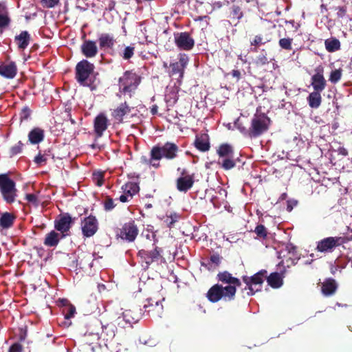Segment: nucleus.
<instances>
[{"label": "nucleus", "mask_w": 352, "mask_h": 352, "mask_svg": "<svg viewBox=\"0 0 352 352\" xmlns=\"http://www.w3.org/2000/svg\"><path fill=\"white\" fill-rule=\"evenodd\" d=\"M217 278L221 284H215L207 292V298L212 302H217L221 300L231 301L234 299L236 287L241 286L239 278L232 276L227 271L219 272Z\"/></svg>", "instance_id": "1"}, {"label": "nucleus", "mask_w": 352, "mask_h": 352, "mask_svg": "<svg viewBox=\"0 0 352 352\" xmlns=\"http://www.w3.org/2000/svg\"><path fill=\"white\" fill-rule=\"evenodd\" d=\"M178 146L170 142L164 144H158L154 146L150 151V158L144 159V163L151 167L158 168L161 166L160 160L163 158L172 160L177 157Z\"/></svg>", "instance_id": "2"}, {"label": "nucleus", "mask_w": 352, "mask_h": 352, "mask_svg": "<svg viewBox=\"0 0 352 352\" xmlns=\"http://www.w3.org/2000/svg\"><path fill=\"white\" fill-rule=\"evenodd\" d=\"M140 82V77L135 72L126 71L119 78V91L124 95L131 97L132 93L137 89Z\"/></svg>", "instance_id": "3"}, {"label": "nucleus", "mask_w": 352, "mask_h": 352, "mask_svg": "<svg viewBox=\"0 0 352 352\" xmlns=\"http://www.w3.org/2000/svg\"><path fill=\"white\" fill-rule=\"evenodd\" d=\"M267 271L263 270L255 274L254 276H243L242 277L243 281L246 285L244 289L248 290L247 292L248 295L252 296L256 292L261 290L263 283L267 278Z\"/></svg>", "instance_id": "4"}, {"label": "nucleus", "mask_w": 352, "mask_h": 352, "mask_svg": "<svg viewBox=\"0 0 352 352\" xmlns=\"http://www.w3.org/2000/svg\"><path fill=\"white\" fill-rule=\"evenodd\" d=\"M270 119L265 113H256L251 122L248 136L256 138L266 131L270 126Z\"/></svg>", "instance_id": "5"}, {"label": "nucleus", "mask_w": 352, "mask_h": 352, "mask_svg": "<svg viewBox=\"0 0 352 352\" xmlns=\"http://www.w3.org/2000/svg\"><path fill=\"white\" fill-rule=\"evenodd\" d=\"M94 64L87 60L84 59L80 61L76 67V80L82 86H89L91 84L89 76L94 72Z\"/></svg>", "instance_id": "6"}, {"label": "nucleus", "mask_w": 352, "mask_h": 352, "mask_svg": "<svg viewBox=\"0 0 352 352\" xmlns=\"http://www.w3.org/2000/svg\"><path fill=\"white\" fill-rule=\"evenodd\" d=\"M0 191L7 203H12L16 197V189L14 182L8 175H0Z\"/></svg>", "instance_id": "7"}, {"label": "nucleus", "mask_w": 352, "mask_h": 352, "mask_svg": "<svg viewBox=\"0 0 352 352\" xmlns=\"http://www.w3.org/2000/svg\"><path fill=\"white\" fill-rule=\"evenodd\" d=\"M179 61L170 65V76L177 81L179 85H181L184 77V70L189 62L188 56L185 54H179Z\"/></svg>", "instance_id": "8"}, {"label": "nucleus", "mask_w": 352, "mask_h": 352, "mask_svg": "<svg viewBox=\"0 0 352 352\" xmlns=\"http://www.w3.org/2000/svg\"><path fill=\"white\" fill-rule=\"evenodd\" d=\"M141 318V314L138 310L128 309L122 312L116 320L117 324L121 328L131 327Z\"/></svg>", "instance_id": "9"}, {"label": "nucleus", "mask_w": 352, "mask_h": 352, "mask_svg": "<svg viewBox=\"0 0 352 352\" xmlns=\"http://www.w3.org/2000/svg\"><path fill=\"white\" fill-rule=\"evenodd\" d=\"M98 221L95 216L89 215L81 221L80 228L84 237L94 236L98 230Z\"/></svg>", "instance_id": "10"}, {"label": "nucleus", "mask_w": 352, "mask_h": 352, "mask_svg": "<svg viewBox=\"0 0 352 352\" xmlns=\"http://www.w3.org/2000/svg\"><path fill=\"white\" fill-rule=\"evenodd\" d=\"M344 242L342 237L329 236L324 238L317 243L316 250L320 252H332L333 250Z\"/></svg>", "instance_id": "11"}, {"label": "nucleus", "mask_w": 352, "mask_h": 352, "mask_svg": "<svg viewBox=\"0 0 352 352\" xmlns=\"http://www.w3.org/2000/svg\"><path fill=\"white\" fill-rule=\"evenodd\" d=\"M133 109V107L124 102L112 109L111 115L116 123L120 124L131 116Z\"/></svg>", "instance_id": "12"}, {"label": "nucleus", "mask_w": 352, "mask_h": 352, "mask_svg": "<svg viewBox=\"0 0 352 352\" xmlns=\"http://www.w3.org/2000/svg\"><path fill=\"white\" fill-rule=\"evenodd\" d=\"M176 46L182 50H190L195 45V41L188 32H179L174 34Z\"/></svg>", "instance_id": "13"}, {"label": "nucleus", "mask_w": 352, "mask_h": 352, "mask_svg": "<svg viewBox=\"0 0 352 352\" xmlns=\"http://www.w3.org/2000/svg\"><path fill=\"white\" fill-rule=\"evenodd\" d=\"M315 74L311 78V85L314 91L322 92L327 86V80L324 76V68L319 65L314 69Z\"/></svg>", "instance_id": "14"}, {"label": "nucleus", "mask_w": 352, "mask_h": 352, "mask_svg": "<svg viewBox=\"0 0 352 352\" xmlns=\"http://www.w3.org/2000/svg\"><path fill=\"white\" fill-rule=\"evenodd\" d=\"M121 190L122 195L119 197L122 203L130 201L134 195L138 193L140 187L138 183L135 182H128L122 186Z\"/></svg>", "instance_id": "15"}, {"label": "nucleus", "mask_w": 352, "mask_h": 352, "mask_svg": "<svg viewBox=\"0 0 352 352\" xmlns=\"http://www.w3.org/2000/svg\"><path fill=\"white\" fill-rule=\"evenodd\" d=\"M110 124L104 113H99L94 120V131L97 138H101Z\"/></svg>", "instance_id": "16"}, {"label": "nucleus", "mask_w": 352, "mask_h": 352, "mask_svg": "<svg viewBox=\"0 0 352 352\" xmlns=\"http://www.w3.org/2000/svg\"><path fill=\"white\" fill-rule=\"evenodd\" d=\"M72 223L73 221L70 215L65 214L54 221V227L56 230L61 233L62 237H65L69 234L68 232H69Z\"/></svg>", "instance_id": "17"}, {"label": "nucleus", "mask_w": 352, "mask_h": 352, "mask_svg": "<svg viewBox=\"0 0 352 352\" xmlns=\"http://www.w3.org/2000/svg\"><path fill=\"white\" fill-rule=\"evenodd\" d=\"M194 184V175L187 174L186 170L183 169L181 176L177 179V188L180 192H187Z\"/></svg>", "instance_id": "18"}, {"label": "nucleus", "mask_w": 352, "mask_h": 352, "mask_svg": "<svg viewBox=\"0 0 352 352\" xmlns=\"http://www.w3.org/2000/svg\"><path fill=\"white\" fill-rule=\"evenodd\" d=\"M138 234V229L134 221H131L124 224L120 236L122 239L129 242L133 241Z\"/></svg>", "instance_id": "19"}, {"label": "nucleus", "mask_w": 352, "mask_h": 352, "mask_svg": "<svg viewBox=\"0 0 352 352\" xmlns=\"http://www.w3.org/2000/svg\"><path fill=\"white\" fill-rule=\"evenodd\" d=\"M17 74V67L13 61H5L0 63V75L8 79L14 78Z\"/></svg>", "instance_id": "20"}, {"label": "nucleus", "mask_w": 352, "mask_h": 352, "mask_svg": "<svg viewBox=\"0 0 352 352\" xmlns=\"http://www.w3.org/2000/svg\"><path fill=\"white\" fill-rule=\"evenodd\" d=\"M80 50L82 54L88 58L95 57L98 52L96 42L91 40L85 41L81 45Z\"/></svg>", "instance_id": "21"}, {"label": "nucleus", "mask_w": 352, "mask_h": 352, "mask_svg": "<svg viewBox=\"0 0 352 352\" xmlns=\"http://www.w3.org/2000/svg\"><path fill=\"white\" fill-rule=\"evenodd\" d=\"M194 144L199 151L201 152L208 151L210 147L208 135L206 133L197 135Z\"/></svg>", "instance_id": "22"}, {"label": "nucleus", "mask_w": 352, "mask_h": 352, "mask_svg": "<svg viewBox=\"0 0 352 352\" xmlns=\"http://www.w3.org/2000/svg\"><path fill=\"white\" fill-rule=\"evenodd\" d=\"M138 255L149 265L155 260H157L160 256V251L157 248L151 251H146L144 250H140Z\"/></svg>", "instance_id": "23"}, {"label": "nucleus", "mask_w": 352, "mask_h": 352, "mask_svg": "<svg viewBox=\"0 0 352 352\" xmlns=\"http://www.w3.org/2000/svg\"><path fill=\"white\" fill-rule=\"evenodd\" d=\"M31 36L28 31H22L14 37L19 50H24L30 44Z\"/></svg>", "instance_id": "24"}, {"label": "nucleus", "mask_w": 352, "mask_h": 352, "mask_svg": "<svg viewBox=\"0 0 352 352\" xmlns=\"http://www.w3.org/2000/svg\"><path fill=\"white\" fill-rule=\"evenodd\" d=\"M45 137L44 131L38 127L34 128L28 134V140L32 144L41 142Z\"/></svg>", "instance_id": "25"}, {"label": "nucleus", "mask_w": 352, "mask_h": 352, "mask_svg": "<svg viewBox=\"0 0 352 352\" xmlns=\"http://www.w3.org/2000/svg\"><path fill=\"white\" fill-rule=\"evenodd\" d=\"M98 42L101 49H110L113 47L115 39L113 36L104 33L100 35Z\"/></svg>", "instance_id": "26"}, {"label": "nucleus", "mask_w": 352, "mask_h": 352, "mask_svg": "<svg viewBox=\"0 0 352 352\" xmlns=\"http://www.w3.org/2000/svg\"><path fill=\"white\" fill-rule=\"evenodd\" d=\"M63 238V237H62V234L60 235L54 230H52L46 235L44 240V244L48 247H55L58 244L60 240Z\"/></svg>", "instance_id": "27"}, {"label": "nucleus", "mask_w": 352, "mask_h": 352, "mask_svg": "<svg viewBox=\"0 0 352 352\" xmlns=\"http://www.w3.org/2000/svg\"><path fill=\"white\" fill-rule=\"evenodd\" d=\"M321 92L314 91L310 93L307 97L308 104L310 107L314 109L318 108L322 102V96L320 94Z\"/></svg>", "instance_id": "28"}, {"label": "nucleus", "mask_w": 352, "mask_h": 352, "mask_svg": "<svg viewBox=\"0 0 352 352\" xmlns=\"http://www.w3.org/2000/svg\"><path fill=\"white\" fill-rule=\"evenodd\" d=\"M217 154L220 158L234 157L232 146L228 144H221L217 149Z\"/></svg>", "instance_id": "29"}, {"label": "nucleus", "mask_w": 352, "mask_h": 352, "mask_svg": "<svg viewBox=\"0 0 352 352\" xmlns=\"http://www.w3.org/2000/svg\"><path fill=\"white\" fill-rule=\"evenodd\" d=\"M337 289V285L333 279H328L322 285V292L325 296H330L334 294Z\"/></svg>", "instance_id": "30"}, {"label": "nucleus", "mask_w": 352, "mask_h": 352, "mask_svg": "<svg viewBox=\"0 0 352 352\" xmlns=\"http://www.w3.org/2000/svg\"><path fill=\"white\" fill-rule=\"evenodd\" d=\"M267 283L274 288H278L283 285V278L277 272L272 273L269 276H267Z\"/></svg>", "instance_id": "31"}, {"label": "nucleus", "mask_w": 352, "mask_h": 352, "mask_svg": "<svg viewBox=\"0 0 352 352\" xmlns=\"http://www.w3.org/2000/svg\"><path fill=\"white\" fill-rule=\"evenodd\" d=\"M324 46L327 52H334L340 49V42L336 38H331L324 41Z\"/></svg>", "instance_id": "32"}, {"label": "nucleus", "mask_w": 352, "mask_h": 352, "mask_svg": "<svg viewBox=\"0 0 352 352\" xmlns=\"http://www.w3.org/2000/svg\"><path fill=\"white\" fill-rule=\"evenodd\" d=\"M15 217L9 212H4L0 217V226L3 228L11 227L14 223Z\"/></svg>", "instance_id": "33"}, {"label": "nucleus", "mask_w": 352, "mask_h": 352, "mask_svg": "<svg viewBox=\"0 0 352 352\" xmlns=\"http://www.w3.org/2000/svg\"><path fill=\"white\" fill-rule=\"evenodd\" d=\"M179 85L178 86H175L174 87L168 89L165 96V99L166 102L170 104H174L178 100V91H179Z\"/></svg>", "instance_id": "34"}, {"label": "nucleus", "mask_w": 352, "mask_h": 352, "mask_svg": "<svg viewBox=\"0 0 352 352\" xmlns=\"http://www.w3.org/2000/svg\"><path fill=\"white\" fill-rule=\"evenodd\" d=\"M148 303L144 305L146 311L148 313L156 310L157 313H160L163 309V306L161 305L159 300L154 301L153 299L149 298L147 300Z\"/></svg>", "instance_id": "35"}, {"label": "nucleus", "mask_w": 352, "mask_h": 352, "mask_svg": "<svg viewBox=\"0 0 352 352\" xmlns=\"http://www.w3.org/2000/svg\"><path fill=\"white\" fill-rule=\"evenodd\" d=\"M342 69H334L331 72L329 80L333 84L337 83L339 82L342 78Z\"/></svg>", "instance_id": "36"}, {"label": "nucleus", "mask_w": 352, "mask_h": 352, "mask_svg": "<svg viewBox=\"0 0 352 352\" xmlns=\"http://www.w3.org/2000/svg\"><path fill=\"white\" fill-rule=\"evenodd\" d=\"M104 172L97 170L94 171L92 174V179L94 182L98 186H101L104 184Z\"/></svg>", "instance_id": "37"}, {"label": "nucleus", "mask_w": 352, "mask_h": 352, "mask_svg": "<svg viewBox=\"0 0 352 352\" xmlns=\"http://www.w3.org/2000/svg\"><path fill=\"white\" fill-rule=\"evenodd\" d=\"M63 313L65 316V318L66 320H69L74 316L76 314V308L74 306L69 305L63 309Z\"/></svg>", "instance_id": "38"}, {"label": "nucleus", "mask_w": 352, "mask_h": 352, "mask_svg": "<svg viewBox=\"0 0 352 352\" xmlns=\"http://www.w3.org/2000/svg\"><path fill=\"white\" fill-rule=\"evenodd\" d=\"M292 41H293L292 38H280L279 40L278 44L282 49H284L286 50H291L292 49Z\"/></svg>", "instance_id": "39"}, {"label": "nucleus", "mask_w": 352, "mask_h": 352, "mask_svg": "<svg viewBox=\"0 0 352 352\" xmlns=\"http://www.w3.org/2000/svg\"><path fill=\"white\" fill-rule=\"evenodd\" d=\"M234 157H227L222 159L221 167L225 170H230L234 167L235 162L233 160Z\"/></svg>", "instance_id": "40"}, {"label": "nucleus", "mask_w": 352, "mask_h": 352, "mask_svg": "<svg viewBox=\"0 0 352 352\" xmlns=\"http://www.w3.org/2000/svg\"><path fill=\"white\" fill-rule=\"evenodd\" d=\"M135 47L133 46H127L123 50L121 56L124 60H129L134 54Z\"/></svg>", "instance_id": "41"}, {"label": "nucleus", "mask_w": 352, "mask_h": 352, "mask_svg": "<svg viewBox=\"0 0 352 352\" xmlns=\"http://www.w3.org/2000/svg\"><path fill=\"white\" fill-rule=\"evenodd\" d=\"M231 14L232 16L233 19H236L239 20L241 19L243 16V12L241 9V8L238 6H232L231 8Z\"/></svg>", "instance_id": "42"}, {"label": "nucleus", "mask_w": 352, "mask_h": 352, "mask_svg": "<svg viewBox=\"0 0 352 352\" xmlns=\"http://www.w3.org/2000/svg\"><path fill=\"white\" fill-rule=\"evenodd\" d=\"M60 0H41V3L44 8H53L59 3Z\"/></svg>", "instance_id": "43"}, {"label": "nucleus", "mask_w": 352, "mask_h": 352, "mask_svg": "<svg viewBox=\"0 0 352 352\" xmlns=\"http://www.w3.org/2000/svg\"><path fill=\"white\" fill-rule=\"evenodd\" d=\"M234 126L242 133H243L244 135H248L249 129H247L246 126L243 125V122H242L241 118L236 119V120L234 122Z\"/></svg>", "instance_id": "44"}, {"label": "nucleus", "mask_w": 352, "mask_h": 352, "mask_svg": "<svg viewBox=\"0 0 352 352\" xmlns=\"http://www.w3.org/2000/svg\"><path fill=\"white\" fill-rule=\"evenodd\" d=\"M269 63L268 59L266 56V54H261L256 57L254 60V63L257 66H263Z\"/></svg>", "instance_id": "45"}, {"label": "nucleus", "mask_w": 352, "mask_h": 352, "mask_svg": "<svg viewBox=\"0 0 352 352\" xmlns=\"http://www.w3.org/2000/svg\"><path fill=\"white\" fill-rule=\"evenodd\" d=\"M104 208L107 211H109L113 210L116 207V204H114V200L109 197H107L104 201Z\"/></svg>", "instance_id": "46"}, {"label": "nucleus", "mask_w": 352, "mask_h": 352, "mask_svg": "<svg viewBox=\"0 0 352 352\" xmlns=\"http://www.w3.org/2000/svg\"><path fill=\"white\" fill-rule=\"evenodd\" d=\"M23 146V143L21 141H19L16 145L12 146L10 149L11 156L20 153L22 151Z\"/></svg>", "instance_id": "47"}, {"label": "nucleus", "mask_w": 352, "mask_h": 352, "mask_svg": "<svg viewBox=\"0 0 352 352\" xmlns=\"http://www.w3.org/2000/svg\"><path fill=\"white\" fill-rule=\"evenodd\" d=\"M255 232L258 236L265 238L267 236V230L264 226L258 225L255 228Z\"/></svg>", "instance_id": "48"}, {"label": "nucleus", "mask_w": 352, "mask_h": 352, "mask_svg": "<svg viewBox=\"0 0 352 352\" xmlns=\"http://www.w3.org/2000/svg\"><path fill=\"white\" fill-rule=\"evenodd\" d=\"M10 21V20L7 14H0V28L8 26Z\"/></svg>", "instance_id": "49"}, {"label": "nucleus", "mask_w": 352, "mask_h": 352, "mask_svg": "<svg viewBox=\"0 0 352 352\" xmlns=\"http://www.w3.org/2000/svg\"><path fill=\"white\" fill-rule=\"evenodd\" d=\"M26 200L35 206L38 204V197L35 194H27L25 195Z\"/></svg>", "instance_id": "50"}, {"label": "nucleus", "mask_w": 352, "mask_h": 352, "mask_svg": "<svg viewBox=\"0 0 352 352\" xmlns=\"http://www.w3.org/2000/svg\"><path fill=\"white\" fill-rule=\"evenodd\" d=\"M337 15L339 18H343L346 13V8L345 6H339L336 8Z\"/></svg>", "instance_id": "51"}, {"label": "nucleus", "mask_w": 352, "mask_h": 352, "mask_svg": "<svg viewBox=\"0 0 352 352\" xmlns=\"http://www.w3.org/2000/svg\"><path fill=\"white\" fill-rule=\"evenodd\" d=\"M210 261L212 263L219 265L221 262V257L218 254H213L210 256Z\"/></svg>", "instance_id": "52"}, {"label": "nucleus", "mask_w": 352, "mask_h": 352, "mask_svg": "<svg viewBox=\"0 0 352 352\" xmlns=\"http://www.w3.org/2000/svg\"><path fill=\"white\" fill-rule=\"evenodd\" d=\"M46 161V157L41 154H38L37 156L34 158V162L36 164H41L43 162H45Z\"/></svg>", "instance_id": "53"}, {"label": "nucleus", "mask_w": 352, "mask_h": 352, "mask_svg": "<svg viewBox=\"0 0 352 352\" xmlns=\"http://www.w3.org/2000/svg\"><path fill=\"white\" fill-rule=\"evenodd\" d=\"M297 205V201L295 200H290L287 201V210L290 212L293 208Z\"/></svg>", "instance_id": "54"}, {"label": "nucleus", "mask_w": 352, "mask_h": 352, "mask_svg": "<svg viewBox=\"0 0 352 352\" xmlns=\"http://www.w3.org/2000/svg\"><path fill=\"white\" fill-rule=\"evenodd\" d=\"M21 347L19 344H14L10 349V352H21Z\"/></svg>", "instance_id": "55"}, {"label": "nucleus", "mask_w": 352, "mask_h": 352, "mask_svg": "<svg viewBox=\"0 0 352 352\" xmlns=\"http://www.w3.org/2000/svg\"><path fill=\"white\" fill-rule=\"evenodd\" d=\"M168 219H170V221L168 222L169 226H171L174 223H175L178 219V216L176 214H171Z\"/></svg>", "instance_id": "56"}, {"label": "nucleus", "mask_w": 352, "mask_h": 352, "mask_svg": "<svg viewBox=\"0 0 352 352\" xmlns=\"http://www.w3.org/2000/svg\"><path fill=\"white\" fill-rule=\"evenodd\" d=\"M262 37L261 36H256L252 42V45H260L262 43Z\"/></svg>", "instance_id": "57"}, {"label": "nucleus", "mask_w": 352, "mask_h": 352, "mask_svg": "<svg viewBox=\"0 0 352 352\" xmlns=\"http://www.w3.org/2000/svg\"><path fill=\"white\" fill-rule=\"evenodd\" d=\"M30 114V111L29 109L25 108L23 110V114L21 116V117L23 119H28V118L29 117Z\"/></svg>", "instance_id": "58"}, {"label": "nucleus", "mask_w": 352, "mask_h": 352, "mask_svg": "<svg viewBox=\"0 0 352 352\" xmlns=\"http://www.w3.org/2000/svg\"><path fill=\"white\" fill-rule=\"evenodd\" d=\"M231 74L233 77L236 78L237 79H239L241 76V72L239 70H232Z\"/></svg>", "instance_id": "59"}, {"label": "nucleus", "mask_w": 352, "mask_h": 352, "mask_svg": "<svg viewBox=\"0 0 352 352\" xmlns=\"http://www.w3.org/2000/svg\"><path fill=\"white\" fill-rule=\"evenodd\" d=\"M338 152H339V154H341L342 155H344V156H346L348 155L347 150L344 147L340 148L338 150Z\"/></svg>", "instance_id": "60"}, {"label": "nucleus", "mask_w": 352, "mask_h": 352, "mask_svg": "<svg viewBox=\"0 0 352 352\" xmlns=\"http://www.w3.org/2000/svg\"><path fill=\"white\" fill-rule=\"evenodd\" d=\"M115 1H110L109 3V5H108V8L109 10H111L114 8L115 7Z\"/></svg>", "instance_id": "61"}, {"label": "nucleus", "mask_w": 352, "mask_h": 352, "mask_svg": "<svg viewBox=\"0 0 352 352\" xmlns=\"http://www.w3.org/2000/svg\"><path fill=\"white\" fill-rule=\"evenodd\" d=\"M157 111V106H153L151 109V113L152 114H155Z\"/></svg>", "instance_id": "62"}]
</instances>
